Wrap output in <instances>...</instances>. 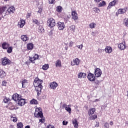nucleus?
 Here are the masks:
<instances>
[{"label":"nucleus","instance_id":"f257e3e1","mask_svg":"<svg viewBox=\"0 0 128 128\" xmlns=\"http://www.w3.org/2000/svg\"><path fill=\"white\" fill-rule=\"evenodd\" d=\"M42 80H38L36 78L34 82V86L35 87V90L37 92L38 96H40L42 94Z\"/></svg>","mask_w":128,"mask_h":128},{"label":"nucleus","instance_id":"f03ea898","mask_svg":"<svg viewBox=\"0 0 128 128\" xmlns=\"http://www.w3.org/2000/svg\"><path fill=\"white\" fill-rule=\"evenodd\" d=\"M34 114L36 118H44V114L42 112V108H36Z\"/></svg>","mask_w":128,"mask_h":128},{"label":"nucleus","instance_id":"7ed1b4c3","mask_svg":"<svg viewBox=\"0 0 128 128\" xmlns=\"http://www.w3.org/2000/svg\"><path fill=\"white\" fill-rule=\"evenodd\" d=\"M4 8H6V13L5 16H6L8 14H14V10H16V9L14 8V6H11L9 7L8 8L4 6Z\"/></svg>","mask_w":128,"mask_h":128},{"label":"nucleus","instance_id":"20e7f679","mask_svg":"<svg viewBox=\"0 0 128 128\" xmlns=\"http://www.w3.org/2000/svg\"><path fill=\"white\" fill-rule=\"evenodd\" d=\"M47 24L50 28H54L56 26V20L52 18H49L47 21Z\"/></svg>","mask_w":128,"mask_h":128},{"label":"nucleus","instance_id":"39448f33","mask_svg":"<svg viewBox=\"0 0 128 128\" xmlns=\"http://www.w3.org/2000/svg\"><path fill=\"white\" fill-rule=\"evenodd\" d=\"M10 64V60H9L8 58L5 57L2 58V65L6 66Z\"/></svg>","mask_w":128,"mask_h":128},{"label":"nucleus","instance_id":"423d86ee","mask_svg":"<svg viewBox=\"0 0 128 128\" xmlns=\"http://www.w3.org/2000/svg\"><path fill=\"white\" fill-rule=\"evenodd\" d=\"M56 26L59 30H64V28L65 27L64 23L62 22H58L56 24Z\"/></svg>","mask_w":128,"mask_h":128},{"label":"nucleus","instance_id":"0eeeda50","mask_svg":"<svg viewBox=\"0 0 128 128\" xmlns=\"http://www.w3.org/2000/svg\"><path fill=\"white\" fill-rule=\"evenodd\" d=\"M18 106H24L26 104V100L24 98H20L17 101Z\"/></svg>","mask_w":128,"mask_h":128},{"label":"nucleus","instance_id":"6e6552de","mask_svg":"<svg viewBox=\"0 0 128 128\" xmlns=\"http://www.w3.org/2000/svg\"><path fill=\"white\" fill-rule=\"evenodd\" d=\"M94 74L96 78H100V76H102V70L98 68H97L95 70Z\"/></svg>","mask_w":128,"mask_h":128},{"label":"nucleus","instance_id":"1a4fd4ad","mask_svg":"<svg viewBox=\"0 0 128 128\" xmlns=\"http://www.w3.org/2000/svg\"><path fill=\"white\" fill-rule=\"evenodd\" d=\"M80 64V60L78 58H74L73 61L71 62V66H78Z\"/></svg>","mask_w":128,"mask_h":128},{"label":"nucleus","instance_id":"9d476101","mask_svg":"<svg viewBox=\"0 0 128 128\" xmlns=\"http://www.w3.org/2000/svg\"><path fill=\"white\" fill-rule=\"evenodd\" d=\"M20 95H19L18 94H13L12 96V99L15 102H18V100L20 99Z\"/></svg>","mask_w":128,"mask_h":128},{"label":"nucleus","instance_id":"9b49d317","mask_svg":"<svg viewBox=\"0 0 128 128\" xmlns=\"http://www.w3.org/2000/svg\"><path fill=\"white\" fill-rule=\"evenodd\" d=\"M39 58L40 57L38 56V54H35L34 57L29 58V60H30L32 64H34V60H38Z\"/></svg>","mask_w":128,"mask_h":128},{"label":"nucleus","instance_id":"f8f14e48","mask_svg":"<svg viewBox=\"0 0 128 128\" xmlns=\"http://www.w3.org/2000/svg\"><path fill=\"white\" fill-rule=\"evenodd\" d=\"M88 78L90 80V82H94V80H96V76H94V74L89 73L88 76Z\"/></svg>","mask_w":128,"mask_h":128},{"label":"nucleus","instance_id":"ddd939ff","mask_svg":"<svg viewBox=\"0 0 128 128\" xmlns=\"http://www.w3.org/2000/svg\"><path fill=\"white\" fill-rule=\"evenodd\" d=\"M117 0H114L113 1L111 2L109 4L108 6L107 7V10H110L112 8V6H116V3Z\"/></svg>","mask_w":128,"mask_h":128},{"label":"nucleus","instance_id":"4468645a","mask_svg":"<svg viewBox=\"0 0 128 128\" xmlns=\"http://www.w3.org/2000/svg\"><path fill=\"white\" fill-rule=\"evenodd\" d=\"M118 48L121 50H124L126 48V43H120L118 45Z\"/></svg>","mask_w":128,"mask_h":128},{"label":"nucleus","instance_id":"2eb2a0df","mask_svg":"<svg viewBox=\"0 0 128 128\" xmlns=\"http://www.w3.org/2000/svg\"><path fill=\"white\" fill-rule=\"evenodd\" d=\"M6 8H4V7H1L0 8V16H6L5 14H6Z\"/></svg>","mask_w":128,"mask_h":128},{"label":"nucleus","instance_id":"dca6fc26","mask_svg":"<svg viewBox=\"0 0 128 128\" xmlns=\"http://www.w3.org/2000/svg\"><path fill=\"white\" fill-rule=\"evenodd\" d=\"M72 18L73 20H76L78 18V14L76 13V11H72Z\"/></svg>","mask_w":128,"mask_h":128},{"label":"nucleus","instance_id":"f3484780","mask_svg":"<svg viewBox=\"0 0 128 128\" xmlns=\"http://www.w3.org/2000/svg\"><path fill=\"white\" fill-rule=\"evenodd\" d=\"M25 23L26 22H24V20L21 19L18 22V26H20V28H24V26Z\"/></svg>","mask_w":128,"mask_h":128},{"label":"nucleus","instance_id":"a211bd4d","mask_svg":"<svg viewBox=\"0 0 128 128\" xmlns=\"http://www.w3.org/2000/svg\"><path fill=\"white\" fill-rule=\"evenodd\" d=\"M105 52L107 54H110L112 52V48L110 46H107L105 48Z\"/></svg>","mask_w":128,"mask_h":128},{"label":"nucleus","instance_id":"6ab92c4d","mask_svg":"<svg viewBox=\"0 0 128 128\" xmlns=\"http://www.w3.org/2000/svg\"><path fill=\"white\" fill-rule=\"evenodd\" d=\"M86 73L80 72L78 74V78H86Z\"/></svg>","mask_w":128,"mask_h":128},{"label":"nucleus","instance_id":"aec40b11","mask_svg":"<svg viewBox=\"0 0 128 128\" xmlns=\"http://www.w3.org/2000/svg\"><path fill=\"white\" fill-rule=\"evenodd\" d=\"M8 108L9 110H11L18 109V108L16 107V106H14L12 103L9 104L8 105Z\"/></svg>","mask_w":128,"mask_h":128},{"label":"nucleus","instance_id":"412c9836","mask_svg":"<svg viewBox=\"0 0 128 128\" xmlns=\"http://www.w3.org/2000/svg\"><path fill=\"white\" fill-rule=\"evenodd\" d=\"M56 86H58V83L56 82H53L50 84V88H52L53 90H56Z\"/></svg>","mask_w":128,"mask_h":128},{"label":"nucleus","instance_id":"4be33fe9","mask_svg":"<svg viewBox=\"0 0 128 128\" xmlns=\"http://www.w3.org/2000/svg\"><path fill=\"white\" fill-rule=\"evenodd\" d=\"M27 48L28 50H32L34 48V44L32 43H29L27 44Z\"/></svg>","mask_w":128,"mask_h":128},{"label":"nucleus","instance_id":"5701e85b","mask_svg":"<svg viewBox=\"0 0 128 128\" xmlns=\"http://www.w3.org/2000/svg\"><path fill=\"white\" fill-rule=\"evenodd\" d=\"M94 112H96V108H92L89 110L88 112V116L94 114Z\"/></svg>","mask_w":128,"mask_h":128},{"label":"nucleus","instance_id":"b1692460","mask_svg":"<svg viewBox=\"0 0 128 128\" xmlns=\"http://www.w3.org/2000/svg\"><path fill=\"white\" fill-rule=\"evenodd\" d=\"M2 48L4 50H6L8 48V44L6 42H4L2 44Z\"/></svg>","mask_w":128,"mask_h":128},{"label":"nucleus","instance_id":"393cba45","mask_svg":"<svg viewBox=\"0 0 128 128\" xmlns=\"http://www.w3.org/2000/svg\"><path fill=\"white\" fill-rule=\"evenodd\" d=\"M21 84H22V88H26L28 86V80H24L21 82Z\"/></svg>","mask_w":128,"mask_h":128},{"label":"nucleus","instance_id":"a878e982","mask_svg":"<svg viewBox=\"0 0 128 128\" xmlns=\"http://www.w3.org/2000/svg\"><path fill=\"white\" fill-rule=\"evenodd\" d=\"M68 30H70V32H74V30H76V26L74 25L71 26L68 28Z\"/></svg>","mask_w":128,"mask_h":128},{"label":"nucleus","instance_id":"bb28decb","mask_svg":"<svg viewBox=\"0 0 128 128\" xmlns=\"http://www.w3.org/2000/svg\"><path fill=\"white\" fill-rule=\"evenodd\" d=\"M21 38L23 42H26L28 40V38L26 35H22L21 36Z\"/></svg>","mask_w":128,"mask_h":128},{"label":"nucleus","instance_id":"cd10ccee","mask_svg":"<svg viewBox=\"0 0 128 128\" xmlns=\"http://www.w3.org/2000/svg\"><path fill=\"white\" fill-rule=\"evenodd\" d=\"M126 9L124 8H120L118 10V14H124L126 12Z\"/></svg>","mask_w":128,"mask_h":128},{"label":"nucleus","instance_id":"c85d7f7f","mask_svg":"<svg viewBox=\"0 0 128 128\" xmlns=\"http://www.w3.org/2000/svg\"><path fill=\"white\" fill-rule=\"evenodd\" d=\"M72 124L74 125V128H78V120H74L72 121Z\"/></svg>","mask_w":128,"mask_h":128},{"label":"nucleus","instance_id":"c756f323","mask_svg":"<svg viewBox=\"0 0 128 128\" xmlns=\"http://www.w3.org/2000/svg\"><path fill=\"white\" fill-rule=\"evenodd\" d=\"M56 66L60 68L62 66V63L60 60H57L56 62Z\"/></svg>","mask_w":128,"mask_h":128},{"label":"nucleus","instance_id":"7c9ffc66","mask_svg":"<svg viewBox=\"0 0 128 128\" xmlns=\"http://www.w3.org/2000/svg\"><path fill=\"white\" fill-rule=\"evenodd\" d=\"M123 24L125 26H128V18H126L123 20Z\"/></svg>","mask_w":128,"mask_h":128},{"label":"nucleus","instance_id":"2f4dec72","mask_svg":"<svg viewBox=\"0 0 128 128\" xmlns=\"http://www.w3.org/2000/svg\"><path fill=\"white\" fill-rule=\"evenodd\" d=\"M70 105L68 106L67 107H66L65 110H66V112H68L69 114H70V112H72V108H70Z\"/></svg>","mask_w":128,"mask_h":128},{"label":"nucleus","instance_id":"473e14b6","mask_svg":"<svg viewBox=\"0 0 128 128\" xmlns=\"http://www.w3.org/2000/svg\"><path fill=\"white\" fill-rule=\"evenodd\" d=\"M98 118V116L96 115H94V116H92L89 118V120H96V118Z\"/></svg>","mask_w":128,"mask_h":128},{"label":"nucleus","instance_id":"72a5a7b5","mask_svg":"<svg viewBox=\"0 0 128 128\" xmlns=\"http://www.w3.org/2000/svg\"><path fill=\"white\" fill-rule=\"evenodd\" d=\"M0 78L6 76V72H4L2 70H0Z\"/></svg>","mask_w":128,"mask_h":128},{"label":"nucleus","instance_id":"f704fd0d","mask_svg":"<svg viewBox=\"0 0 128 128\" xmlns=\"http://www.w3.org/2000/svg\"><path fill=\"white\" fill-rule=\"evenodd\" d=\"M94 12H96L97 14H98L100 12V8L95 7L94 8H92Z\"/></svg>","mask_w":128,"mask_h":128},{"label":"nucleus","instance_id":"c9c22d12","mask_svg":"<svg viewBox=\"0 0 128 128\" xmlns=\"http://www.w3.org/2000/svg\"><path fill=\"white\" fill-rule=\"evenodd\" d=\"M30 102L31 104H38V100L34 99L32 100Z\"/></svg>","mask_w":128,"mask_h":128},{"label":"nucleus","instance_id":"e433bc0d","mask_svg":"<svg viewBox=\"0 0 128 128\" xmlns=\"http://www.w3.org/2000/svg\"><path fill=\"white\" fill-rule=\"evenodd\" d=\"M56 10L58 12H62V8L60 6H58L56 8Z\"/></svg>","mask_w":128,"mask_h":128},{"label":"nucleus","instance_id":"4c0bfd02","mask_svg":"<svg viewBox=\"0 0 128 128\" xmlns=\"http://www.w3.org/2000/svg\"><path fill=\"white\" fill-rule=\"evenodd\" d=\"M48 68V64H45L44 66H42V70H46Z\"/></svg>","mask_w":128,"mask_h":128},{"label":"nucleus","instance_id":"58836bf2","mask_svg":"<svg viewBox=\"0 0 128 128\" xmlns=\"http://www.w3.org/2000/svg\"><path fill=\"white\" fill-rule=\"evenodd\" d=\"M24 126V124H22V122H19L18 124H17V128H22V127Z\"/></svg>","mask_w":128,"mask_h":128},{"label":"nucleus","instance_id":"ea45409f","mask_svg":"<svg viewBox=\"0 0 128 128\" xmlns=\"http://www.w3.org/2000/svg\"><path fill=\"white\" fill-rule=\"evenodd\" d=\"M96 26V24L95 23H91L90 24V28H94Z\"/></svg>","mask_w":128,"mask_h":128},{"label":"nucleus","instance_id":"a19ab883","mask_svg":"<svg viewBox=\"0 0 128 128\" xmlns=\"http://www.w3.org/2000/svg\"><path fill=\"white\" fill-rule=\"evenodd\" d=\"M106 2L102 1V2H100L99 4V6H106Z\"/></svg>","mask_w":128,"mask_h":128},{"label":"nucleus","instance_id":"79ce46f5","mask_svg":"<svg viewBox=\"0 0 128 128\" xmlns=\"http://www.w3.org/2000/svg\"><path fill=\"white\" fill-rule=\"evenodd\" d=\"M11 120H12V122H16L18 121V118H16V117H12L10 118Z\"/></svg>","mask_w":128,"mask_h":128},{"label":"nucleus","instance_id":"37998d69","mask_svg":"<svg viewBox=\"0 0 128 128\" xmlns=\"http://www.w3.org/2000/svg\"><path fill=\"white\" fill-rule=\"evenodd\" d=\"M12 52V47L8 48V50H7V52H8V54H10V52Z\"/></svg>","mask_w":128,"mask_h":128},{"label":"nucleus","instance_id":"c03bdc74","mask_svg":"<svg viewBox=\"0 0 128 128\" xmlns=\"http://www.w3.org/2000/svg\"><path fill=\"white\" fill-rule=\"evenodd\" d=\"M4 102L5 104H8V102H10V99H8V98H5L4 100Z\"/></svg>","mask_w":128,"mask_h":128},{"label":"nucleus","instance_id":"a18cd8bd","mask_svg":"<svg viewBox=\"0 0 128 128\" xmlns=\"http://www.w3.org/2000/svg\"><path fill=\"white\" fill-rule=\"evenodd\" d=\"M33 22L34 24H37L38 26V24H40V22H38V21L36 20V19H34L33 20Z\"/></svg>","mask_w":128,"mask_h":128},{"label":"nucleus","instance_id":"49530a36","mask_svg":"<svg viewBox=\"0 0 128 128\" xmlns=\"http://www.w3.org/2000/svg\"><path fill=\"white\" fill-rule=\"evenodd\" d=\"M8 84V82H6V81L4 80L2 82V86H6V84Z\"/></svg>","mask_w":128,"mask_h":128},{"label":"nucleus","instance_id":"de8ad7c7","mask_svg":"<svg viewBox=\"0 0 128 128\" xmlns=\"http://www.w3.org/2000/svg\"><path fill=\"white\" fill-rule=\"evenodd\" d=\"M76 46V48H78L79 50H82V48H84V46L82 45V44L80 46Z\"/></svg>","mask_w":128,"mask_h":128},{"label":"nucleus","instance_id":"09e8293b","mask_svg":"<svg viewBox=\"0 0 128 128\" xmlns=\"http://www.w3.org/2000/svg\"><path fill=\"white\" fill-rule=\"evenodd\" d=\"M104 128H110V124L108 122H106L104 124Z\"/></svg>","mask_w":128,"mask_h":128},{"label":"nucleus","instance_id":"8fccbe9b","mask_svg":"<svg viewBox=\"0 0 128 128\" xmlns=\"http://www.w3.org/2000/svg\"><path fill=\"white\" fill-rule=\"evenodd\" d=\"M55 0H48V2L50 4H52L54 2Z\"/></svg>","mask_w":128,"mask_h":128},{"label":"nucleus","instance_id":"3c124183","mask_svg":"<svg viewBox=\"0 0 128 128\" xmlns=\"http://www.w3.org/2000/svg\"><path fill=\"white\" fill-rule=\"evenodd\" d=\"M63 126H66L68 124V121H63L62 122Z\"/></svg>","mask_w":128,"mask_h":128},{"label":"nucleus","instance_id":"603ef678","mask_svg":"<svg viewBox=\"0 0 128 128\" xmlns=\"http://www.w3.org/2000/svg\"><path fill=\"white\" fill-rule=\"evenodd\" d=\"M68 107V105H66V104H63L62 106V108H66Z\"/></svg>","mask_w":128,"mask_h":128},{"label":"nucleus","instance_id":"864d4df0","mask_svg":"<svg viewBox=\"0 0 128 128\" xmlns=\"http://www.w3.org/2000/svg\"><path fill=\"white\" fill-rule=\"evenodd\" d=\"M46 128H54V126L52 125H48V126H47Z\"/></svg>","mask_w":128,"mask_h":128},{"label":"nucleus","instance_id":"5fc2aeb1","mask_svg":"<svg viewBox=\"0 0 128 128\" xmlns=\"http://www.w3.org/2000/svg\"><path fill=\"white\" fill-rule=\"evenodd\" d=\"M74 44V42H70V45H69V46H72V45Z\"/></svg>","mask_w":128,"mask_h":128},{"label":"nucleus","instance_id":"6e6d98bb","mask_svg":"<svg viewBox=\"0 0 128 128\" xmlns=\"http://www.w3.org/2000/svg\"><path fill=\"white\" fill-rule=\"evenodd\" d=\"M40 122H42V124H44V119L41 118L40 120Z\"/></svg>","mask_w":128,"mask_h":128},{"label":"nucleus","instance_id":"4d7b16f0","mask_svg":"<svg viewBox=\"0 0 128 128\" xmlns=\"http://www.w3.org/2000/svg\"><path fill=\"white\" fill-rule=\"evenodd\" d=\"M98 52H102V50L100 48H98Z\"/></svg>","mask_w":128,"mask_h":128},{"label":"nucleus","instance_id":"13d9d810","mask_svg":"<svg viewBox=\"0 0 128 128\" xmlns=\"http://www.w3.org/2000/svg\"><path fill=\"white\" fill-rule=\"evenodd\" d=\"M98 125H99L98 122H96V124L95 126L96 128H98Z\"/></svg>","mask_w":128,"mask_h":128},{"label":"nucleus","instance_id":"bf43d9fd","mask_svg":"<svg viewBox=\"0 0 128 128\" xmlns=\"http://www.w3.org/2000/svg\"><path fill=\"white\" fill-rule=\"evenodd\" d=\"M42 30H44V28H40L39 32H42Z\"/></svg>","mask_w":128,"mask_h":128},{"label":"nucleus","instance_id":"052dcab7","mask_svg":"<svg viewBox=\"0 0 128 128\" xmlns=\"http://www.w3.org/2000/svg\"><path fill=\"white\" fill-rule=\"evenodd\" d=\"M16 118V115L14 114L12 116H11V118Z\"/></svg>","mask_w":128,"mask_h":128},{"label":"nucleus","instance_id":"680f3d73","mask_svg":"<svg viewBox=\"0 0 128 128\" xmlns=\"http://www.w3.org/2000/svg\"><path fill=\"white\" fill-rule=\"evenodd\" d=\"M110 126H113L114 122H110Z\"/></svg>","mask_w":128,"mask_h":128},{"label":"nucleus","instance_id":"e2e57ef3","mask_svg":"<svg viewBox=\"0 0 128 128\" xmlns=\"http://www.w3.org/2000/svg\"><path fill=\"white\" fill-rule=\"evenodd\" d=\"M94 2H100V0H94Z\"/></svg>","mask_w":128,"mask_h":128},{"label":"nucleus","instance_id":"0e129e2a","mask_svg":"<svg viewBox=\"0 0 128 128\" xmlns=\"http://www.w3.org/2000/svg\"><path fill=\"white\" fill-rule=\"evenodd\" d=\"M92 36H96V34L94 32H92Z\"/></svg>","mask_w":128,"mask_h":128},{"label":"nucleus","instance_id":"69168bd1","mask_svg":"<svg viewBox=\"0 0 128 128\" xmlns=\"http://www.w3.org/2000/svg\"><path fill=\"white\" fill-rule=\"evenodd\" d=\"M95 83L98 84V81H97V82H95ZM98 86V84L97 86Z\"/></svg>","mask_w":128,"mask_h":128},{"label":"nucleus","instance_id":"338daca9","mask_svg":"<svg viewBox=\"0 0 128 128\" xmlns=\"http://www.w3.org/2000/svg\"><path fill=\"white\" fill-rule=\"evenodd\" d=\"M30 126H27L25 127V128H30Z\"/></svg>","mask_w":128,"mask_h":128},{"label":"nucleus","instance_id":"774afa93","mask_svg":"<svg viewBox=\"0 0 128 128\" xmlns=\"http://www.w3.org/2000/svg\"><path fill=\"white\" fill-rule=\"evenodd\" d=\"M27 18H30V14L27 16Z\"/></svg>","mask_w":128,"mask_h":128}]
</instances>
